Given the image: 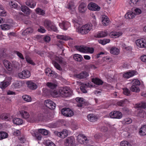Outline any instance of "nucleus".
<instances>
[{
    "instance_id": "de8ad7c7",
    "label": "nucleus",
    "mask_w": 146,
    "mask_h": 146,
    "mask_svg": "<svg viewBox=\"0 0 146 146\" xmlns=\"http://www.w3.org/2000/svg\"><path fill=\"white\" fill-rule=\"evenodd\" d=\"M22 98L24 101L27 102H30L32 101L31 98L28 95H25L23 96H22Z\"/></svg>"
},
{
    "instance_id": "4d7b16f0",
    "label": "nucleus",
    "mask_w": 146,
    "mask_h": 146,
    "mask_svg": "<svg viewBox=\"0 0 146 146\" xmlns=\"http://www.w3.org/2000/svg\"><path fill=\"white\" fill-rule=\"evenodd\" d=\"M131 82L132 83V85H134L135 86H138L140 84L139 81L138 80H132Z\"/></svg>"
},
{
    "instance_id": "4be33fe9",
    "label": "nucleus",
    "mask_w": 146,
    "mask_h": 146,
    "mask_svg": "<svg viewBox=\"0 0 146 146\" xmlns=\"http://www.w3.org/2000/svg\"><path fill=\"white\" fill-rule=\"evenodd\" d=\"M102 23L104 25L106 26L108 25L110 22L109 18L108 17L105 15H103L102 16Z\"/></svg>"
},
{
    "instance_id": "c9c22d12",
    "label": "nucleus",
    "mask_w": 146,
    "mask_h": 146,
    "mask_svg": "<svg viewBox=\"0 0 146 146\" xmlns=\"http://www.w3.org/2000/svg\"><path fill=\"white\" fill-rule=\"evenodd\" d=\"M73 58L75 60L78 62L81 61L83 59L82 56L81 55L78 54H74Z\"/></svg>"
},
{
    "instance_id": "680f3d73",
    "label": "nucleus",
    "mask_w": 146,
    "mask_h": 146,
    "mask_svg": "<svg viewBox=\"0 0 146 146\" xmlns=\"http://www.w3.org/2000/svg\"><path fill=\"white\" fill-rule=\"evenodd\" d=\"M14 52L17 54L20 58L23 60L24 59V58L22 53L17 51H15Z\"/></svg>"
},
{
    "instance_id": "e433bc0d",
    "label": "nucleus",
    "mask_w": 146,
    "mask_h": 146,
    "mask_svg": "<svg viewBox=\"0 0 146 146\" xmlns=\"http://www.w3.org/2000/svg\"><path fill=\"white\" fill-rule=\"evenodd\" d=\"M76 48L78 51L83 53L85 52V46L84 47L83 46H76Z\"/></svg>"
},
{
    "instance_id": "052dcab7",
    "label": "nucleus",
    "mask_w": 146,
    "mask_h": 146,
    "mask_svg": "<svg viewBox=\"0 0 146 146\" xmlns=\"http://www.w3.org/2000/svg\"><path fill=\"white\" fill-rule=\"evenodd\" d=\"M139 0H130L129 5L131 6H133L134 5H136L139 2Z\"/></svg>"
},
{
    "instance_id": "6ab92c4d",
    "label": "nucleus",
    "mask_w": 146,
    "mask_h": 146,
    "mask_svg": "<svg viewBox=\"0 0 146 146\" xmlns=\"http://www.w3.org/2000/svg\"><path fill=\"white\" fill-rule=\"evenodd\" d=\"M88 120L90 121L94 122L97 121L98 117L93 114H90L87 116Z\"/></svg>"
},
{
    "instance_id": "ddd939ff",
    "label": "nucleus",
    "mask_w": 146,
    "mask_h": 146,
    "mask_svg": "<svg viewBox=\"0 0 146 146\" xmlns=\"http://www.w3.org/2000/svg\"><path fill=\"white\" fill-rule=\"evenodd\" d=\"M21 9L22 11L24 13L25 15L26 16L29 15L32 12V11L26 5L21 6Z\"/></svg>"
},
{
    "instance_id": "9b49d317",
    "label": "nucleus",
    "mask_w": 146,
    "mask_h": 146,
    "mask_svg": "<svg viewBox=\"0 0 146 146\" xmlns=\"http://www.w3.org/2000/svg\"><path fill=\"white\" fill-rule=\"evenodd\" d=\"M44 104L46 107L50 109L53 110L55 108L56 106L55 104L50 100H45Z\"/></svg>"
},
{
    "instance_id": "c756f323",
    "label": "nucleus",
    "mask_w": 146,
    "mask_h": 146,
    "mask_svg": "<svg viewBox=\"0 0 146 146\" xmlns=\"http://www.w3.org/2000/svg\"><path fill=\"white\" fill-rule=\"evenodd\" d=\"M10 115L7 113H2L0 115V117L2 120H5L6 121H9V120Z\"/></svg>"
},
{
    "instance_id": "9d476101",
    "label": "nucleus",
    "mask_w": 146,
    "mask_h": 146,
    "mask_svg": "<svg viewBox=\"0 0 146 146\" xmlns=\"http://www.w3.org/2000/svg\"><path fill=\"white\" fill-rule=\"evenodd\" d=\"M31 75L30 72L28 70H23L21 72L19 73L18 76L20 78L26 79L29 78Z\"/></svg>"
},
{
    "instance_id": "0e129e2a",
    "label": "nucleus",
    "mask_w": 146,
    "mask_h": 146,
    "mask_svg": "<svg viewBox=\"0 0 146 146\" xmlns=\"http://www.w3.org/2000/svg\"><path fill=\"white\" fill-rule=\"evenodd\" d=\"M34 52L36 54L40 56H42L44 55V52L43 51H39L37 50H35Z\"/></svg>"
},
{
    "instance_id": "49530a36",
    "label": "nucleus",
    "mask_w": 146,
    "mask_h": 146,
    "mask_svg": "<svg viewBox=\"0 0 146 146\" xmlns=\"http://www.w3.org/2000/svg\"><path fill=\"white\" fill-rule=\"evenodd\" d=\"M110 40V39H104L103 40H98L99 42L102 44L104 45L107 43H109Z\"/></svg>"
},
{
    "instance_id": "ea45409f",
    "label": "nucleus",
    "mask_w": 146,
    "mask_h": 146,
    "mask_svg": "<svg viewBox=\"0 0 146 146\" xmlns=\"http://www.w3.org/2000/svg\"><path fill=\"white\" fill-rule=\"evenodd\" d=\"M44 144L46 146H56L55 144L52 141L49 140L45 141Z\"/></svg>"
},
{
    "instance_id": "c03bdc74",
    "label": "nucleus",
    "mask_w": 146,
    "mask_h": 146,
    "mask_svg": "<svg viewBox=\"0 0 146 146\" xmlns=\"http://www.w3.org/2000/svg\"><path fill=\"white\" fill-rule=\"evenodd\" d=\"M1 28L2 30H8L10 29V26L7 24H1L0 25Z\"/></svg>"
},
{
    "instance_id": "2f4dec72",
    "label": "nucleus",
    "mask_w": 146,
    "mask_h": 146,
    "mask_svg": "<svg viewBox=\"0 0 146 146\" xmlns=\"http://www.w3.org/2000/svg\"><path fill=\"white\" fill-rule=\"evenodd\" d=\"M50 94L53 97L56 98L58 97L59 95L60 94L59 92V88L58 89V91L56 90H54L51 91Z\"/></svg>"
},
{
    "instance_id": "3c124183",
    "label": "nucleus",
    "mask_w": 146,
    "mask_h": 146,
    "mask_svg": "<svg viewBox=\"0 0 146 146\" xmlns=\"http://www.w3.org/2000/svg\"><path fill=\"white\" fill-rule=\"evenodd\" d=\"M46 85L51 89H54L57 86V85L54 83L49 82L46 84Z\"/></svg>"
},
{
    "instance_id": "603ef678",
    "label": "nucleus",
    "mask_w": 146,
    "mask_h": 146,
    "mask_svg": "<svg viewBox=\"0 0 146 146\" xmlns=\"http://www.w3.org/2000/svg\"><path fill=\"white\" fill-rule=\"evenodd\" d=\"M52 64L54 65V67L57 69L60 70H62V68L60 67V65L56 62L54 61H53Z\"/></svg>"
},
{
    "instance_id": "1a4fd4ad",
    "label": "nucleus",
    "mask_w": 146,
    "mask_h": 146,
    "mask_svg": "<svg viewBox=\"0 0 146 146\" xmlns=\"http://www.w3.org/2000/svg\"><path fill=\"white\" fill-rule=\"evenodd\" d=\"M109 116L111 118L120 119L122 116L121 112L117 111H114L111 112L109 114Z\"/></svg>"
},
{
    "instance_id": "2eb2a0df",
    "label": "nucleus",
    "mask_w": 146,
    "mask_h": 146,
    "mask_svg": "<svg viewBox=\"0 0 146 146\" xmlns=\"http://www.w3.org/2000/svg\"><path fill=\"white\" fill-rule=\"evenodd\" d=\"M89 75L85 71L81 72L79 74H76L74 75V77L80 79L86 78Z\"/></svg>"
},
{
    "instance_id": "f704fd0d",
    "label": "nucleus",
    "mask_w": 146,
    "mask_h": 146,
    "mask_svg": "<svg viewBox=\"0 0 146 146\" xmlns=\"http://www.w3.org/2000/svg\"><path fill=\"white\" fill-rule=\"evenodd\" d=\"M145 112L143 110H140L137 111V116L140 117L144 118L145 116Z\"/></svg>"
},
{
    "instance_id": "13d9d810",
    "label": "nucleus",
    "mask_w": 146,
    "mask_h": 146,
    "mask_svg": "<svg viewBox=\"0 0 146 146\" xmlns=\"http://www.w3.org/2000/svg\"><path fill=\"white\" fill-rule=\"evenodd\" d=\"M14 85L15 88H20L22 86L21 83L19 81H17L13 84Z\"/></svg>"
},
{
    "instance_id": "7ed1b4c3",
    "label": "nucleus",
    "mask_w": 146,
    "mask_h": 146,
    "mask_svg": "<svg viewBox=\"0 0 146 146\" xmlns=\"http://www.w3.org/2000/svg\"><path fill=\"white\" fill-rule=\"evenodd\" d=\"M44 25L49 31L52 30L55 31L57 29L54 23L50 20L46 19L44 20Z\"/></svg>"
},
{
    "instance_id": "4468645a",
    "label": "nucleus",
    "mask_w": 146,
    "mask_h": 146,
    "mask_svg": "<svg viewBox=\"0 0 146 146\" xmlns=\"http://www.w3.org/2000/svg\"><path fill=\"white\" fill-rule=\"evenodd\" d=\"M77 138L78 142L81 144H84L87 141V137L82 134H79L77 136Z\"/></svg>"
},
{
    "instance_id": "69168bd1",
    "label": "nucleus",
    "mask_w": 146,
    "mask_h": 146,
    "mask_svg": "<svg viewBox=\"0 0 146 146\" xmlns=\"http://www.w3.org/2000/svg\"><path fill=\"white\" fill-rule=\"evenodd\" d=\"M76 100L77 102V103H82L83 104L84 102V99L82 98H76Z\"/></svg>"
},
{
    "instance_id": "79ce46f5",
    "label": "nucleus",
    "mask_w": 146,
    "mask_h": 146,
    "mask_svg": "<svg viewBox=\"0 0 146 146\" xmlns=\"http://www.w3.org/2000/svg\"><path fill=\"white\" fill-rule=\"evenodd\" d=\"M57 37L58 38L65 40H67L71 39V38L69 36L62 35L58 36Z\"/></svg>"
},
{
    "instance_id": "6e6d98bb",
    "label": "nucleus",
    "mask_w": 146,
    "mask_h": 146,
    "mask_svg": "<svg viewBox=\"0 0 146 146\" xmlns=\"http://www.w3.org/2000/svg\"><path fill=\"white\" fill-rule=\"evenodd\" d=\"M136 71L134 70H129L128 71V78L133 76L136 74Z\"/></svg>"
},
{
    "instance_id": "aec40b11",
    "label": "nucleus",
    "mask_w": 146,
    "mask_h": 146,
    "mask_svg": "<svg viewBox=\"0 0 146 146\" xmlns=\"http://www.w3.org/2000/svg\"><path fill=\"white\" fill-rule=\"evenodd\" d=\"M25 4L30 8H33L36 6V3L34 0H27Z\"/></svg>"
},
{
    "instance_id": "dca6fc26",
    "label": "nucleus",
    "mask_w": 146,
    "mask_h": 146,
    "mask_svg": "<svg viewBox=\"0 0 146 146\" xmlns=\"http://www.w3.org/2000/svg\"><path fill=\"white\" fill-rule=\"evenodd\" d=\"M3 63L6 68L9 71H11L13 68L12 64L9 61L5 60L3 61Z\"/></svg>"
},
{
    "instance_id": "09e8293b",
    "label": "nucleus",
    "mask_w": 146,
    "mask_h": 146,
    "mask_svg": "<svg viewBox=\"0 0 146 146\" xmlns=\"http://www.w3.org/2000/svg\"><path fill=\"white\" fill-rule=\"evenodd\" d=\"M85 53H89L92 54L94 52V49L93 48L85 46Z\"/></svg>"
},
{
    "instance_id": "20e7f679",
    "label": "nucleus",
    "mask_w": 146,
    "mask_h": 146,
    "mask_svg": "<svg viewBox=\"0 0 146 146\" xmlns=\"http://www.w3.org/2000/svg\"><path fill=\"white\" fill-rule=\"evenodd\" d=\"M49 114V113H43L39 114L35 118H32L31 119V123L38 122L40 121H42L47 118L48 115Z\"/></svg>"
},
{
    "instance_id": "a19ab883",
    "label": "nucleus",
    "mask_w": 146,
    "mask_h": 146,
    "mask_svg": "<svg viewBox=\"0 0 146 146\" xmlns=\"http://www.w3.org/2000/svg\"><path fill=\"white\" fill-rule=\"evenodd\" d=\"M130 90L132 92H139L140 90L138 86H135L134 85H132L131 87Z\"/></svg>"
},
{
    "instance_id": "7c9ffc66",
    "label": "nucleus",
    "mask_w": 146,
    "mask_h": 146,
    "mask_svg": "<svg viewBox=\"0 0 146 146\" xmlns=\"http://www.w3.org/2000/svg\"><path fill=\"white\" fill-rule=\"evenodd\" d=\"M111 54L114 55H117L119 52V49L115 47H112L110 50Z\"/></svg>"
},
{
    "instance_id": "774afa93",
    "label": "nucleus",
    "mask_w": 146,
    "mask_h": 146,
    "mask_svg": "<svg viewBox=\"0 0 146 146\" xmlns=\"http://www.w3.org/2000/svg\"><path fill=\"white\" fill-rule=\"evenodd\" d=\"M132 49L131 47L128 46V55H130V56L133 57L134 55V54L131 51Z\"/></svg>"
},
{
    "instance_id": "e2e57ef3",
    "label": "nucleus",
    "mask_w": 146,
    "mask_h": 146,
    "mask_svg": "<svg viewBox=\"0 0 146 146\" xmlns=\"http://www.w3.org/2000/svg\"><path fill=\"white\" fill-rule=\"evenodd\" d=\"M68 8L70 10L74 9V3L72 2H70L68 5Z\"/></svg>"
},
{
    "instance_id": "412c9836",
    "label": "nucleus",
    "mask_w": 146,
    "mask_h": 146,
    "mask_svg": "<svg viewBox=\"0 0 146 146\" xmlns=\"http://www.w3.org/2000/svg\"><path fill=\"white\" fill-rule=\"evenodd\" d=\"M10 82L6 80H5L0 83V88L2 89H5L10 84Z\"/></svg>"
},
{
    "instance_id": "f8f14e48",
    "label": "nucleus",
    "mask_w": 146,
    "mask_h": 146,
    "mask_svg": "<svg viewBox=\"0 0 146 146\" xmlns=\"http://www.w3.org/2000/svg\"><path fill=\"white\" fill-rule=\"evenodd\" d=\"M88 8L89 10L95 11H98L100 10V7L96 3L91 2L89 3L88 6Z\"/></svg>"
},
{
    "instance_id": "338daca9",
    "label": "nucleus",
    "mask_w": 146,
    "mask_h": 146,
    "mask_svg": "<svg viewBox=\"0 0 146 146\" xmlns=\"http://www.w3.org/2000/svg\"><path fill=\"white\" fill-rule=\"evenodd\" d=\"M33 30L32 28L30 27L27 28L24 31V33L29 34L33 32Z\"/></svg>"
},
{
    "instance_id": "473e14b6",
    "label": "nucleus",
    "mask_w": 146,
    "mask_h": 146,
    "mask_svg": "<svg viewBox=\"0 0 146 146\" xmlns=\"http://www.w3.org/2000/svg\"><path fill=\"white\" fill-rule=\"evenodd\" d=\"M20 113L21 116L25 119L28 118L29 116V113L24 110H21L20 111Z\"/></svg>"
},
{
    "instance_id": "6e6552de",
    "label": "nucleus",
    "mask_w": 146,
    "mask_h": 146,
    "mask_svg": "<svg viewBox=\"0 0 146 146\" xmlns=\"http://www.w3.org/2000/svg\"><path fill=\"white\" fill-rule=\"evenodd\" d=\"M61 113L63 115L67 117H71L74 114L73 111L68 108H63L61 110Z\"/></svg>"
},
{
    "instance_id": "423d86ee",
    "label": "nucleus",
    "mask_w": 146,
    "mask_h": 146,
    "mask_svg": "<svg viewBox=\"0 0 146 146\" xmlns=\"http://www.w3.org/2000/svg\"><path fill=\"white\" fill-rule=\"evenodd\" d=\"M75 139L74 137L71 136L67 137L64 140L65 146H75Z\"/></svg>"
},
{
    "instance_id": "b1692460",
    "label": "nucleus",
    "mask_w": 146,
    "mask_h": 146,
    "mask_svg": "<svg viewBox=\"0 0 146 146\" xmlns=\"http://www.w3.org/2000/svg\"><path fill=\"white\" fill-rule=\"evenodd\" d=\"M59 25L64 30H66L70 26V23L68 22L63 21L61 23H59Z\"/></svg>"
},
{
    "instance_id": "5701e85b",
    "label": "nucleus",
    "mask_w": 146,
    "mask_h": 146,
    "mask_svg": "<svg viewBox=\"0 0 146 146\" xmlns=\"http://www.w3.org/2000/svg\"><path fill=\"white\" fill-rule=\"evenodd\" d=\"M91 86H92L89 83L86 84L82 83L80 87V89L83 92L86 93L87 92V90H86V88L88 87H90Z\"/></svg>"
},
{
    "instance_id": "37998d69",
    "label": "nucleus",
    "mask_w": 146,
    "mask_h": 146,
    "mask_svg": "<svg viewBox=\"0 0 146 146\" xmlns=\"http://www.w3.org/2000/svg\"><path fill=\"white\" fill-rule=\"evenodd\" d=\"M8 137L7 133L4 131L0 132V140L5 138Z\"/></svg>"
},
{
    "instance_id": "72a5a7b5",
    "label": "nucleus",
    "mask_w": 146,
    "mask_h": 146,
    "mask_svg": "<svg viewBox=\"0 0 146 146\" xmlns=\"http://www.w3.org/2000/svg\"><path fill=\"white\" fill-rule=\"evenodd\" d=\"M13 121L14 124L17 125H21L23 123L22 119L19 118H14L13 120Z\"/></svg>"
},
{
    "instance_id": "58836bf2",
    "label": "nucleus",
    "mask_w": 146,
    "mask_h": 146,
    "mask_svg": "<svg viewBox=\"0 0 146 146\" xmlns=\"http://www.w3.org/2000/svg\"><path fill=\"white\" fill-rule=\"evenodd\" d=\"M35 12L37 14L43 15L45 13V11L40 8H37L35 10Z\"/></svg>"
},
{
    "instance_id": "bb28decb",
    "label": "nucleus",
    "mask_w": 146,
    "mask_h": 146,
    "mask_svg": "<svg viewBox=\"0 0 146 146\" xmlns=\"http://www.w3.org/2000/svg\"><path fill=\"white\" fill-rule=\"evenodd\" d=\"M92 81L95 84L98 85H102L104 83L102 80L97 78H92Z\"/></svg>"
},
{
    "instance_id": "bf43d9fd",
    "label": "nucleus",
    "mask_w": 146,
    "mask_h": 146,
    "mask_svg": "<svg viewBox=\"0 0 146 146\" xmlns=\"http://www.w3.org/2000/svg\"><path fill=\"white\" fill-rule=\"evenodd\" d=\"M43 40L46 42H48L51 40L50 37L48 36H45L42 38Z\"/></svg>"
},
{
    "instance_id": "0eeeda50",
    "label": "nucleus",
    "mask_w": 146,
    "mask_h": 146,
    "mask_svg": "<svg viewBox=\"0 0 146 146\" xmlns=\"http://www.w3.org/2000/svg\"><path fill=\"white\" fill-rule=\"evenodd\" d=\"M137 46L139 48H146V39L142 38L135 41Z\"/></svg>"
},
{
    "instance_id": "8fccbe9b",
    "label": "nucleus",
    "mask_w": 146,
    "mask_h": 146,
    "mask_svg": "<svg viewBox=\"0 0 146 146\" xmlns=\"http://www.w3.org/2000/svg\"><path fill=\"white\" fill-rule=\"evenodd\" d=\"M137 107L138 108L142 109H145L146 108V103L144 102H142L138 104H137Z\"/></svg>"
},
{
    "instance_id": "393cba45",
    "label": "nucleus",
    "mask_w": 146,
    "mask_h": 146,
    "mask_svg": "<svg viewBox=\"0 0 146 146\" xmlns=\"http://www.w3.org/2000/svg\"><path fill=\"white\" fill-rule=\"evenodd\" d=\"M87 9L86 5L84 3H81L78 7L79 12L82 13H84Z\"/></svg>"
},
{
    "instance_id": "39448f33",
    "label": "nucleus",
    "mask_w": 146,
    "mask_h": 146,
    "mask_svg": "<svg viewBox=\"0 0 146 146\" xmlns=\"http://www.w3.org/2000/svg\"><path fill=\"white\" fill-rule=\"evenodd\" d=\"M92 29L91 24H87L82 26L80 29V33L83 35L88 33Z\"/></svg>"
},
{
    "instance_id": "a878e982",
    "label": "nucleus",
    "mask_w": 146,
    "mask_h": 146,
    "mask_svg": "<svg viewBox=\"0 0 146 146\" xmlns=\"http://www.w3.org/2000/svg\"><path fill=\"white\" fill-rule=\"evenodd\" d=\"M122 34L121 32H116L114 31L110 33V35L112 38H117L121 36Z\"/></svg>"
},
{
    "instance_id": "864d4df0",
    "label": "nucleus",
    "mask_w": 146,
    "mask_h": 146,
    "mask_svg": "<svg viewBox=\"0 0 146 146\" xmlns=\"http://www.w3.org/2000/svg\"><path fill=\"white\" fill-rule=\"evenodd\" d=\"M132 9L134 11L135 14L136 15L140 14L141 13V10L138 8H133Z\"/></svg>"
},
{
    "instance_id": "cd10ccee",
    "label": "nucleus",
    "mask_w": 146,
    "mask_h": 146,
    "mask_svg": "<svg viewBox=\"0 0 146 146\" xmlns=\"http://www.w3.org/2000/svg\"><path fill=\"white\" fill-rule=\"evenodd\" d=\"M139 134L141 135H146V125L141 126L140 129Z\"/></svg>"
},
{
    "instance_id": "4c0bfd02",
    "label": "nucleus",
    "mask_w": 146,
    "mask_h": 146,
    "mask_svg": "<svg viewBox=\"0 0 146 146\" xmlns=\"http://www.w3.org/2000/svg\"><path fill=\"white\" fill-rule=\"evenodd\" d=\"M127 101V100L126 99H125L122 100H120L116 104L117 105L120 106H123L125 104L126 102Z\"/></svg>"
},
{
    "instance_id": "f257e3e1",
    "label": "nucleus",
    "mask_w": 146,
    "mask_h": 146,
    "mask_svg": "<svg viewBox=\"0 0 146 146\" xmlns=\"http://www.w3.org/2000/svg\"><path fill=\"white\" fill-rule=\"evenodd\" d=\"M59 92L62 97L66 98L70 97L72 92L71 90L68 87L59 88Z\"/></svg>"
},
{
    "instance_id": "c85d7f7f",
    "label": "nucleus",
    "mask_w": 146,
    "mask_h": 146,
    "mask_svg": "<svg viewBox=\"0 0 146 146\" xmlns=\"http://www.w3.org/2000/svg\"><path fill=\"white\" fill-rule=\"evenodd\" d=\"M108 35L106 31H101L98 32L95 36L97 38H101L106 36Z\"/></svg>"
},
{
    "instance_id": "a211bd4d",
    "label": "nucleus",
    "mask_w": 146,
    "mask_h": 146,
    "mask_svg": "<svg viewBox=\"0 0 146 146\" xmlns=\"http://www.w3.org/2000/svg\"><path fill=\"white\" fill-rule=\"evenodd\" d=\"M26 84L28 88L31 90H35L37 87V85L31 81H27L26 82Z\"/></svg>"
},
{
    "instance_id": "5fc2aeb1",
    "label": "nucleus",
    "mask_w": 146,
    "mask_h": 146,
    "mask_svg": "<svg viewBox=\"0 0 146 146\" xmlns=\"http://www.w3.org/2000/svg\"><path fill=\"white\" fill-rule=\"evenodd\" d=\"M27 62L29 64L32 65H35V63L34 62L31 58L29 57H27L25 58Z\"/></svg>"
},
{
    "instance_id": "f3484780",
    "label": "nucleus",
    "mask_w": 146,
    "mask_h": 146,
    "mask_svg": "<svg viewBox=\"0 0 146 146\" xmlns=\"http://www.w3.org/2000/svg\"><path fill=\"white\" fill-rule=\"evenodd\" d=\"M68 131L66 129H64L60 132H56V133L57 135L62 138H64L68 135Z\"/></svg>"
},
{
    "instance_id": "f03ea898",
    "label": "nucleus",
    "mask_w": 146,
    "mask_h": 146,
    "mask_svg": "<svg viewBox=\"0 0 146 146\" xmlns=\"http://www.w3.org/2000/svg\"><path fill=\"white\" fill-rule=\"evenodd\" d=\"M48 134V131L44 129H40L36 131L33 134V135L34 136L36 139L38 140H41L42 136L41 135H46Z\"/></svg>"
},
{
    "instance_id": "a18cd8bd",
    "label": "nucleus",
    "mask_w": 146,
    "mask_h": 146,
    "mask_svg": "<svg viewBox=\"0 0 146 146\" xmlns=\"http://www.w3.org/2000/svg\"><path fill=\"white\" fill-rule=\"evenodd\" d=\"M7 14V13L5 11L3 7L2 6H0V15L2 16H5Z\"/></svg>"
}]
</instances>
